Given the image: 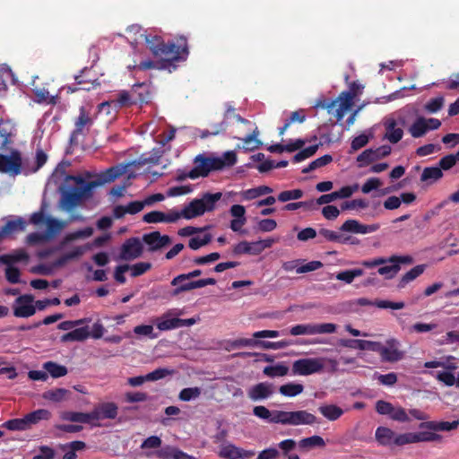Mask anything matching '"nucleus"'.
<instances>
[{"instance_id":"37","label":"nucleus","mask_w":459,"mask_h":459,"mask_svg":"<svg viewBox=\"0 0 459 459\" xmlns=\"http://www.w3.org/2000/svg\"><path fill=\"white\" fill-rule=\"evenodd\" d=\"M304 385L302 384L289 382L279 387V393L285 397H295L302 394Z\"/></svg>"},{"instance_id":"33","label":"nucleus","mask_w":459,"mask_h":459,"mask_svg":"<svg viewBox=\"0 0 459 459\" xmlns=\"http://www.w3.org/2000/svg\"><path fill=\"white\" fill-rule=\"evenodd\" d=\"M426 269L425 264H419L411 268L409 272H407L403 277L401 278L397 287L399 289H403L408 283L414 281L416 278L420 276Z\"/></svg>"},{"instance_id":"11","label":"nucleus","mask_w":459,"mask_h":459,"mask_svg":"<svg viewBox=\"0 0 459 459\" xmlns=\"http://www.w3.org/2000/svg\"><path fill=\"white\" fill-rule=\"evenodd\" d=\"M404 121L403 117L396 119L394 116L387 117L384 119L383 126L385 127L384 140L395 144L403 137V125Z\"/></svg>"},{"instance_id":"21","label":"nucleus","mask_w":459,"mask_h":459,"mask_svg":"<svg viewBox=\"0 0 459 459\" xmlns=\"http://www.w3.org/2000/svg\"><path fill=\"white\" fill-rule=\"evenodd\" d=\"M143 240L146 245H148L150 251L159 250L168 246L171 241L168 235H160L159 231L144 234Z\"/></svg>"},{"instance_id":"13","label":"nucleus","mask_w":459,"mask_h":459,"mask_svg":"<svg viewBox=\"0 0 459 459\" xmlns=\"http://www.w3.org/2000/svg\"><path fill=\"white\" fill-rule=\"evenodd\" d=\"M13 311L16 317L32 316L36 313L33 296L29 294L19 296L13 303Z\"/></svg>"},{"instance_id":"34","label":"nucleus","mask_w":459,"mask_h":459,"mask_svg":"<svg viewBox=\"0 0 459 459\" xmlns=\"http://www.w3.org/2000/svg\"><path fill=\"white\" fill-rule=\"evenodd\" d=\"M273 192V189L267 186H260L255 188H250L239 193L241 199L249 201L254 200L259 196L270 194Z\"/></svg>"},{"instance_id":"30","label":"nucleus","mask_w":459,"mask_h":459,"mask_svg":"<svg viewBox=\"0 0 459 459\" xmlns=\"http://www.w3.org/2000/svg\"><path fill=\"white\" fill-rule=\"evenodd\" d=\"M51 412L46 409H39L24 416L28 429L38 424L40 420H48Z\"/></svg>"},{"instance_id":"61","label":"nucleus","mask_w":459,"mask_h":459,"mask_svg":"<svg viewBox=\"0 0 459 459\" xmlns=\"http://www.w3.org/2000/svg\"><path fill=\"white\" fill-rule=\"evenodd\" d=\"M272 423L290 425V411H273Z\"/></svg>"},{"instance_id":"20","label":"nucleus","mask_w":459,"mask_h":459,"mask_svg":"<svg viewBox=\"0 0 459 459\" xmlns=\"http://www.w3.org/2000/svg\"><path fill=\"white\" fill-rule=\"evenodd\" d=\"M379 229L378 224H362L357 220H347L341 227V230L355 234H369Z\"/></svg>"},{"instance_id":"53","label":"nucleus","mask_w":459,"mask_h":459,"mask_svg":"<svg viewBox=\"0 0 459 459\" xmlns=\"http://www.w3.org/2000/svg\"><path fill=\"white\" fill-rule=\"evenodd\" d=\"M35 101L39 104H55L56 97L49 94L46 89H34Z\"/></svg>"},{"instance_id":"48","label":"nucleus","mask_w":459,"mask_h":459,"mask_svg":"<svg viewBox=\"0 0 459 459\" xmlns=\"http://www.w3.org/2000/svg\"><path fill=\"white\" fill-rule=\"evenodd\" d=\"M163 59V63L153 62L151 60L142 61L138 65V68L141 70H148V69H166L169 68L171 65L170 63L173 61L172 59H166L164 56H160Z\"/></svg>"},{"instance_id":"24","label":"nucleus","mask_w":459,"mask_h":459,"mask_svg":"<svg viewBox=\"0 0 459 459\" xmlns=\"http://www.w3.org/2000/svg\"><path fill=\"white\" fill-rule=\"evenodd\" d=\"M358 304L360 306H376L378 308H391V309H402L404 307L405 304L402 301L400 302H393L389 300H375L371 301L366 298H361L358 300Z\"/></svg>"},{"instance_id":"44","label":"nucleus","mask_w":459,"mask_h":459,"mask_svg":"<svg viewBox=\"0 0 459 459\" xmlns=\"http://www.w3.org/2000/svg\"><path fill=\"white\" fill-rule=\"evenodd\" d=\"M364 274V271L360 268H354L351 270H346L338 273L335 275L336 280L345 282L346 284H351L354 281L355 278L359 277Z\"/></svg>"},{"instance_id":"39","label":"nucleus","mask_w":459,"mask_h":459,"mask_svg":"<svg viewBox=\"0 0 459 459\" xmlns=\"http://www.w3.org/2000/svg\"><path fill=\"white\" fill-rule=\"evenodd\" d=\"M233 251L236 255H241V254L259 255L260 254L256 241H254V242L241 241L234 247Z\"/></svg>"},{"instance_id":"1","label":"nucleus","mask_w":459,"mask_h":459,"mask_svg":"<svg viewBox=\"0 0 459 459\" xmlns=\"http://www.w3.org/2000/svg\"><path fill=\"white\" fill-rule=\"evenodd\" d=\"M127 31L135 35L139 34V37L134 38L130 42L134 48L140 40L144 39L155 56H164L166 59L172 60H185L188 55L186 42H184V46H177L174 43L164 44L160 37H151L143 33L142 28L136 24L129 26Z\"/></svg>"},{"instance_id":"60","label":"nucleus","mask_w":459,"mask_h":459,"mask_svg":"<svg viewBox=\"0 0 459 459\" xmlns=\"http://www.w3.org/2000/svg\"><path fill=\"white\" fill-rule=\"evenodd\" d=\"M253 414L261 420H266V421L272 423L273 411H270L264 405H257V406L254 407Z\"/></svg>"},{"instance_id":"15","label":"nucleus","mask_w":459,"mask_h":459,"mask_svg":"<svg viewBox=\"0 0 459 459\" xmlns=\"http://www.w3.org/2000/svg\"><path fill=\"white\" fill-rule=\"evenodd\" d=\"M275 393V386L270 382H260L247 389V396L253 402L269 399Z\"/></svg>"},{"instance_id":"51","label":"nucleus","mask_w":459,"mask_h":459,"mask_svg":"<svg viewBox=\"0 0 459 459\" xmlns=\"http://www.w3.org/2000/svg\"><path fill=\"white\" fill-rule=\"evenodd\" d=\"M28 259V255L23 250H17L10 255H4L0 256V263L11 264L15 262L25 261Z\"/></svg>"},{"instance_id":"10","label":"nucleus","mask_w":459,"mask_h":459,"mask_svg":"<svg viewBox=\"0 0 459 459\" xmlns=\"http://www.w3.org/2000/svg\"><path fill=\"white\" fill-rule=\"evenodd\" d=\"M385 260H386L385 264H381L377 273L386 280L394 278L401 270L402 264H411L413 263V258L409 255H392L385 257Z\"/></svg>"},{"instance_id":"50","label":"nucleus","mask_w":459,"mask_h":459,"mask_svg":"<svg viewBox=\"0 0 459 459\" xmlns=\"http://www.w3.org/2000/svg\"><path fill=\"white\" fill-rule=\"evenodd\" d=\"M290 333L293 336L315 335L314 324L296 325L290 327Z\"/></svg>"},{"instance_id":"4","label":"nucleus","mask_w":459,"mask_h":459,"mask_svg":"<svg viewBox=\"0 0 459 459\" xmlns=\"http://www.w3.org/2000/svg\"><path fill=\"white\" fill-rule=\"evenodd\" d=\"M70 179L74 182L75 186L68 187L63 191L59 202V207L65 212L73 211L82 202L90 199L94 188L98 186V184L91 181L85 182L81 176L71 177Z\"/></svg>"},{"instance_id":"49","label":"nucleus","mask_w":459,"mask_h":459,"mask_svg":"<svg viewBox=\"0 0 459 459\" xmlns=\"http://www.w3.org/2000/svg\"><path fill=\"white\" fill-rule=\"evenodd\" d=\"M202 394L200 387H186L179 392L178 399L183 402H190L197 399Z\"/></svg>"},{"instance_id":"23","label":"nucleus","mask_w":459,"mask_h":459,"mask_svg":"<svg viewBox=\"0 0 459 459\" xmlns=\"http://www.w3.org/2000/svg\"><path fill=\"white\" fill-rule=\"evenodd\" d=\"M317 422L316 417L307 411H290V425H313Z\"/></svg>"},{"instance_id":"17","label":"nucleus","mask_w":459,"mask_h":459,"mask_svg":"<svg viewBox=\"0 0 459 459\" xmlns=\"http://www.w3.org/2000/svg\"><path fill=\"white\" fill-rule=\"evenodd\" d=\"M118 408L114 403H104L95 407L91 414V420L93 425H97L96 422L100 420H113L117 415Z\"/></svg>"},{"instance_id":"31","label":"nucleus","mask_w":459,"mask_h":459,"mask_svg":"<svg viewBox=\"0 0 459 459\" xmlns=\"http://www.w3.org/2000/svg\"><path fill=\"white\" fill-rule=\"evenodd\" d=\"M92 125V119L87 114L83 108L80 109V115L75 121V129L72 134V139L75 138L78 134H82L85 127H90Z\"/></svg>"},{"instance_id":"58","label":"nucleus","mask_w":459,"mask_h":459,"mask_svg":"<svg viewBox=\"0 0 459 459\" xmlns=\"http://www.w3.org/2000/svg\"><path fill=\"white\" fill-rule=\"evenodd\" d=\"M417 443V432H407L396 434L395 446H402L408 444Z\"/></svg>"},{"instance_id":"3","label":"nucleus","mask_w":459,"mask_h":459,"mask_svg":"<svg viewBox=\"0 0 459 459\" xmlns=\"http://www.w3.org/2000/svg\"><path fill=\"white\" fill-rule=\"evenodd\" d=\"M237 162V155L233 151H228L221 156L198 155L195 159V167L187 173L186 177L191 179L204 178L212 170H220L231 167Z\"/></svg>"},{"instance_id":"12","label":"nucleus","mask_w":459,"mask_h":459,"mask_svg":"<svg viewBox=\"0 0 459 459\" xmlns=\"http://www.w3.org/2000/svg\"><path fill=\"white\" fill-rule=\"evenodd\" d=\"M441 122L437 118H426L418 117L409 126L408 132L413 138L424 136L429 130H437L440 127Z\"/></svg>"},{"instance_id":"54","label":"nucleus","mask_w":459,"mask_h":459,"mask_svg":"<svg viewBox=\"0 0 459 459\" xmlns=\"http://www.w3.org/2000/svg\"><path fill=\"white\" fill-rule=\"evenodd\" d=\"M175 373L174 369L167 368H159L147 375L144 376V378L147 381H157L160 379H163L168 376H171Z\"/></svg>"},{"instance_id":"16","label":"nucleus","mask_w":459,"mask_h":459,"mask_svg":"<svg viewBox=\"0 0 459 459\" xmlns=\"http://www.w3.org/2000/svg\"><path fill=\"white\" fill-rule=\"evenodd\" d=\"M142 254V242L137 238H131L122 245L119 257L122 260L131 261L140 257Z\"/></svg>"},{"instance_id":"14","label":"nucleus","mask_w":459,"mask_h":459,"mask_svg":"<svg viewBox=\"0 0 459 459\" xmlns=\"http://www.w3.org/2000/svg\"><path fill=\"white\" fill-rule=\"evenodd\" d=\"M218 455L223 459H251L255 455V452L246 450L232 443L226 442L219 446Z\"/></svg>"},{"instance_id":"63","label":"nucleus","mask_w":459,"mask_h":459,"mask_svg":"<svg viewBox=\"0 0 459 459\" xmlns=\"http://www.w3.org/2000/svg\"><path fill=\"white\" fill-rule=\"evenodd\" d=\"M4 427L13 431L28 429L24 417L22 419L9 420L4 423Z\"/></svg>"},{"instance_id":"46","label":"nucleus","mask_w":459,"mask_h":459,"mask_svg":"<svg viewBox=\"0 0 459 459\" xmlns=\"http://www.w3.org/2000/svg\"><path fill=\"white\" fill-rule=\"evenodd\" d=\"M43 368L52 377L57 378L64 377L67 374V368L53 361H48L43 364Z\"/></svg>"},{"instance_id":"29","label":"nucleus","mask_w":459,"mask_h":459,"mask_svg":"<svg viewBox=\"0 0 459 459\" xmlns=\"http://www.w3.org/2000/svg\"><path fill=\"white\" fill-rule=\"evenodd\" d=\"M459 420L449 421H427L420 425V428H427L435 431H450L457 429Z\"/></svg>"},{"instance_id":"22","label":"nucleus","mask_w":459,"mask_h":459,"mask_svg":"<svg viewBox=\"0 0 459 459\" xmlns=\"http://www.w3.org/2000/svg\"><path fill=\"white\" fill-rule=\"evenodd\" d=\"M15 132L16 129L13 123L9 120L0 121V151L6 150L13 143Z\"/></svg>"},{"instance_id":"5","label":"nucleus","mask_w":459,"mask_h":459,"mask_svg":"<svg viewBox=\"0 0 459 459\" xmlns=\"http://www.w3.org/2000/svg\"><path fill=\"white\" fill-rule=\"evenodd\" d=\"M221 198V193H206L201 198L195 199L189 203L184 209L178 211L179 219L190 220L203 215L206 212H211L215 208L216 203Z\"/></svg>"},{"instance_id":"41","label":"nucleus","mask_w":459,"mask_h":459,"mask_svg":"<svg viewBox=\"0 0 459 459\" xmlns=\"http://www.w3.org/2000/svg\"><path fill=\"white\" fill-rule=\"evenodd\" d=\"M123 173V170L117 167H112L107 169L103 174L100 175V178L96 181H91L92 183L98 184L99 186H101L105 183H109L114 181L116 178H117L119 176H121Z\"/></svg>"},{"instance_id":"42","label":"nucleus","mask_w":459,"mask_h":459,"mask_svg":"<svg viewBox=\"0 0 459 459\" xmlns=\"http://www.w3.org/2000/svg\"><path fill=\"white\" fill-rule=\"evenodd\" d=\"M323 359V371L325 370L330 373H344L349 372V368H344L340 367L339 359L327 358V357H320Z\"/></svg>"},{"instance_id":"28","label":"nucleus","mask_w":459,"mask_h":459,"mask_svg":"<svg viewBox=\"0 0 459 459\" xmlns=\"http://www.w3.org/2000/svg\"><path fill=\"white\" fill-rule=\"evenodd\" d=\"M157 455L160 459H196L195 457L189 455L179 449L172 446H165L161 448Z\"/></svg>"},{"instance_id":"64","label":"nucleus","mask_w":459,"mask_h":459,"mask_svg":"<svg viewBox=\"0 0 459 459\" xmlns=\"http://www.w3.org/2000/svg\"><path fill=\"white\" fill-rule=\"evenodd\" d=\"M444 106V98L439 96L434 99H431L429 100L425 106L424 108L429 113H437L438 110L442 108Z\"/></svg>"},{"instance_id":"35","label":"nucleus","mask_w":459,"mask_h":459,"mask_svg":"<svg viewBox=\"0 0 459 459\" xmlns=\"http://www.w3.org/2000/svg\"><path fill=\"white\" fill-rule=\"evenodd\" d=\"M90 337V332L87 326L76 328L61 337L62 342H82Z\"/></svg>"},{"instance_id":"40","label":"nucleus","mask_w":459,"mask_h":459,"mask_svg":"<svg viewBox=\"0 0 459 459\" xmlns=\"http://www.w3.org/2000/svg\"><path fill=\"white\" fill-rule=\"evenodd\" d=\"M263 373L269 377H284L289 373V368L282 363L266 366Z\"/></svg>"},{"instance_id":"25","label":"nucleus","mask_w":459,"mask_h":459,"mask_svg":"<svg viewBox=\"0 0 459 459\" xmlns=\"http://www.w3.org/2000/svg\"><path fill=\"white\" fill-rule=\"evenodd\" d=\"M375 437L381 446H392L395 444L396 433L386 427H378Z\"/></svg>"},{"instance_id":"38","label":"nucleus","mask_w":459,"mask_h":459,"mask_svg":"<svg viewBox=\"0 0 459 459\" xmlns=\"http://www.w3.org/2000/svg\"><path fill=\"white\" fill-rule=\"evenodd\" d=\"M443 177V172L438 167H427L423 169L420 180L422 182H427L428 184H432L437 180H439Z\"/></svg>"},{"instance_id":"62","label":"nucleus","mask_w":459,"mask_h":459,"mask_svg":"<svg viewBox=\"0 0 459 459\" xmlns=\"http://www.w3.org/2000/svg\"><path fill=\"white\" fill-rule=\"evenodd\" d=\"M371 137V134H367L365 133L354 137L351 144V151L355 152L366 146Z\"/></svg>"},{"instance_id":"26","label":"nucleus","mask_w":459,"mask_h":459,"mask_svg":"<svg viewBox=\"0 0 459 459\" xmlns=\"http://www.w3.org/2000/svg\"><path fill=\"white\" fill-rule=\"evenodd\" d=\"M25 227L26 221L21 217L8 221L5 225L0 229V238L9 236L16 231H23Z\"/></svg>"},{"instance_id":"9","label":"nucleus","mask_w":459,"mask_h":459,"mask_svg":"<svg viewBox=\"0 0 459 459\" xmlns=\"http://www.w3.org/2000/svg\"><path fill=\"white\" fill-rule=\"evenodd\" d=\"M323 359L320 357L304 358L292 363L293 376H309L323 372Z\"/></svg>"},{"instance_id":"32","label":"nucleus","mask_w":459,"mask_h":459,"mask_svg":"<svg viewBox=\"0 0 459 459\" xmlns=\"http://www.w3.org/2000/svg\"><path fill=\"white\" fill-rule=\"evenodd\" d=\"M318 411L331 421L338 420L343 414V410L335 404H323L318 407Z\"/></svg>"},{"instance_id":"36","label":"nucleus","mask_w":459,"mask_h":459,"mask_svg":"<svg viewBox=\"0 0 459 459\" xmlns=\"http://www.w3.org/2000/svg\"><path fill=\"white\" fill-rule=\"evenodd\" d=\"M61 418L65 420L72 422L87 423L93 425L91 412L84 413L76 411H65L62 413Z\"/></svg>"},{"instance_id":"7","label":"nucleus","mask_w":459,"mask_h":459,"mask_svg":"<svg viewBox=\"0 0 459 459\" xmlns=\"http://www.w3.org/2000/svg\"><path fill=\"white\" fill-rule=\"evenodd\" d=\"M89 245L75 247L51 264H41L34 266L31 272L41 275H51L56 268L64 266L70 260L76 259L90 249Z\"/></svg>"},{"instance_id":"55","label":"nucleus","mask_w":459,"mask_h":459,"mask_svg":"<svg viewBox=\"0 0 459 459\" xmlns=\"http://www.w3.org/2000/svg\"><path fill=\"white\" fill-rule=\"evenodd\" d=\"M333 160V158L329 154H325L320 158L316 159L307 168L302 169V173H309L318 168L324 167L330 163Z\"/></svg>"},{"instance_id":"47","label":"nucleus","mask_w":459,"mask_h":459,"mask_svg":"<svg viewBox=\"0 0 459 459\" xmlns=\"http://www.w3.org/2000/svg\"><path fill=\"white\" fill-rule=\"evenodd\" d=\"M259 134L258 128L255 127L252 134L247 135L246 137L242 138L241 141L243 142V146L247 151H253L257 149L261 144V141L257 139V136Z\"/></svg>"},{"instance_id":"57","label":"nucleus","mask_w":459,"mask_h":459,"mask_svg":"<svg viewBox=\"0 0 459 459\" xmlns=\"http://www.w3.org/2000/svg\"><path fill=\"white\" fill-rule=\"evenodd\" d=\"M93 234V229L91 227H86L82 230H76L74 232L69 233L65 236L64 239V244L78 239V238H89Z\"/></svg>"},{"instance_id":"6","label":"nucleus","mask_w":459,"mask_h":459,"mask_svg":"<svg viewBox=\"0 0 459 459\" xmlns=\"http://www.w3.org/2000/svg\"><path fill=\"white\" fill-rule=\"evenodd\" d=\"M355 93L351 91H342L336 100L328 101L318 100L315 108H325L329 114H333L338 121H341L345 114L351 109Z\"/></svg>"},{"instance_id":"52","label":"nucleus","mask_w":459,"mask_h":459,"mask_svg":"<svg viewBox=\"0 0 459 459\" xmlns=\"http://www.w3.org/2000/svg\"><path fill=\"white\" fill-rule=\"evenodd\" d=\"M378 159V152L376 151V149H367L357 157V161L359 163V166L362 167Z\"/></svg>"},{"instance_id":"45","label":"nucleus","mask_w":459,"mask_h":459,"mask_svg":"<svg viewBox=\"0 0 459 459\" xmlns=\"http://www.w3.org/2000/svg\"><path fill=\"white\" fill-rule=\"evenodd\" d=\"M85 447V443L82 441H73L63 446L62 449L65 451L63 459H75L76 452L82 450Z\"/></svg>"},{"instance_id":"8","label":"nucleus","mask_w":459,"mask_h":459,"mask_svg":"<svg viewBox=\"0 0 459 459\" xmlns=\"http://www.w3.org/2000/svg\"><path fill=\"white\" fill-rule=\"evenodd\" d=\"M47 230L45 232H33L27 236V243L37 245L50 240L67 225L66 221H59L54 218L46 220Z\"/></svg>"},{"instance_id":"19","label":"nucleus","mask_w":459,"mask_h":459,"mask_svg":"<svg viewBox=\"0 0 459 459\" xmlns=\"http://www.w3.org/2000/svg\"><path fill=\"white\" fill-rule=\"evenodd\" d=\"M143 220L146 223H159V222L172 223V222H176L177 221H178L179 216L178 214L177 210H170L167 213L160 212V211H152L148 213H145L143 215Z\"/></svg>"},{"instance_id":"43","label":"nucleus","mask_w":459,"mask_h":459,"mask_svg":"<svg viewBox=\"0 0 459 459\" xmlns=\"http://www.w3.org/2000/svg\"><path fill=\"white\" fill-rule=\"evenodd\" d=\"M325 442L320 436L315 435L302 438L299 441V446L302 449H309L314 447H324Z\"/></svg>"},{"instance_id":"18","label":"nucleus","mask_w":459,"mask_h":459,"mask_svg":"<svg viewBox=\"0 0 459 459\" xmlns=\"http://www.w3.org/2000/svg\"><path fill=\"white\" fill-rule=\"evenodd\" d=\"M399 342L391 339L387 341V345L381 343L378 353L384 361L395 362L403 358V352L398 349Z\"/></svg>"},{"instance_id":"59","label":"nucleus","mask_w":459,"mask_h":459,"mask_svg":"<svg viewBox=\"0 0 459 459\" xmlns=\"http://www.w3.org/2000/svg\"><path fill=\"white\" fill-rule=\"evenodd\" d=\"M303 196V191L300 189H293L282 191L278 195L280 202L285 203L290 200H298Z\"/></svg>"},{"instance_id":"2","label":"nucleus","mask_w":459,"mask_h":459,"mask_svg":"<svg viewBox=\"0 0 459 459\" xmlns=\"http://www.w3.org/2000/svg\"><path fill=\"white\" fill-rule=\"evenodd\" d=\"M47 160L48 155L42 149H37L32 164L22 160L18 151H12L10 154H0V172L10 176L27 175L38 171Z\"/></svg>"},{"instance_id":"56","label":"nucleus","mask_w":459,"mask_h":459,"mask_svg":"<svg viewBox=\"0 0 459 459\" xmlns=\"http://www.w3.org/2000/svg\"><path fill=\"white\" fill-rule=\"evenodd\" d=\"M212 240V235L209 233H205L203 235H198L190 238L188 246L193 250H197L200 247L207 245Z\"/></svg>"},{"instance_id":"27","label":"nucleus","mask_w":459,"mask_h":459,"mask_svg":"<svg viewBox=\"0 0 459 459\" xmlns=\"http://www.w3.org/2000/svg\"><path fill=\"white\" fill-rule=\"evenodd\" d=\"M171 316L172 312H168L157 319L156 326L160 331L180 328L179 318L171 317Z\"/></svg>"}]
</instances>
